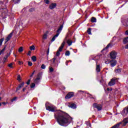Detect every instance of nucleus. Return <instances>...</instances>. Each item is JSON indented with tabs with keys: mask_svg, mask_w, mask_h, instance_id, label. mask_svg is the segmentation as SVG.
Listing matches in <instances>:
<instances>
[{
	"mask_svg": "<svg viewBox=\"0 0 128 128\" xmlns=\"http://www.w3.org/2000/svg\"><path fill=\"white\" fill-rule=\"evenodd\" d=\"M32 62H36V56H33L32 57Z\"/></svg>",
	"mask_w": 128,
	"mask_h": 128,
	"instance_id": "nucleus-22",
	"label": "nucleus"
},
{
	"mask_svg": "<svg viewBox=\"0 0 128 128\" xmlns=\"http://www.w3.org/2000/svg\"><path fill=\"white\" fill-rule=\"evenodd\" d=\"M74 92H70L65 96V98L66 100H69V98H72V96H74Z\"/></svg>",
	"mask_w": 128,
	"mask_h": 128,
	"instance_id": "nucleus-8",
	"label": "nucleus"
},
{
	"mask_svg": "<svg viewBox=\"0 0 128 128\" xmlns=\"http://www.w3.org/2000/svg\"><path fill=\"white\" fill-rule=\"evenodd\" d=\"M0 106H2V104L0 102Z\"/></svg>",
	"mask_w": 128,
	"mask_h": 128,
	"instance_id": "nucleus-58",
	"label": "nucleus"
},
{
	"mask_svg": "<svg viewBox=\"0 0 128 128\" xmlns=\"http://www.w3.org/2000/svg\"><path fill=\"white\" fill-rule=\"evenodd\" d=\"M46 110H48V112H54L56 111V107L52 104H50V106H48V105L46 104Z\"/></svg>",
	"mask_w": 128,
	"mask_h": 128,
	"instance_id": "nucleus-4",
	"label": "nucleus"
},
{
	"mask_svg": "<svg viewBox=\"0 0 128 128\" xmlns=\"http://www.w3.org/2000/svg\"><path fill=\"white\" fill-rule=\"evenodd\" d=\"M125 34H126V36H128V30L126 31Z\"/></svg>",
	"mask_w": 128,
	"mask_h": 128,
	"instance_id": "nucleus-48",
	"label": "nucleus"
},
{
	"mask_svg": "<svg viewBox=\"0 0 128 128\" xmlns=\"http://www.w3.org/2000/svg\"><path fill=\"white\" fill-rule=\"evenodd\" d=\"M17 80H18V82H22V78H20V75H18V76Z\"/></svg>",
	"mask_w": 128,
	"mask_h": 128,
	"instance_id": "nucleus-28",
	"label": "nucleus"
},
{
	"mask_svg": "<svg viewBox=\"0 0 128 128\" xmlns=\"http://www.w3.org/2000/svg\"><path fill=\"white\" fill-rule=\"evenodd\" d=\"M0 100H2V98L0 97Z\"/></svg>",
	"mask_w": 128,
	"mask_h": 128,
	"instance_id": "nucleus-61",
	"label": "nucleus"
},
{
	"mask_svg": "<svg viewBox=\"0 0 128 128\" xmlns=\"http://www.w3.org/2000/svg\"><path fill=\"white\" fill-rule=\"evenodd\" d=\"M118 54L116 51H112L110 54V56L111 58L114 60L115 58H116V56Z\"/></svg>",
	"mask_w": 128,
	"mask_h": 128,
	"instance_id": "nucleus-7",
	"label": "nucleus"
},
{
	"mask_svg": "<svg viewBox=\"0 0 128 128\" xmlns=\"http://www.w3.org/2000/svg\"><path fill=\"white\" fill-rule=\"evenodd\" d=\"M40 76H38L37 78L34 80V82L36 84H40Z\"/></svg>",
	"mask_w": 128,
	"mask_h": 128,
	"instance_id": "nucleus-9",
	"label": "nucleus"
},
{
	"mask_svg": "<svg viewBox=\"0 0 128 128\" xmlns=\"http://www.w3.org/2000/svg\"><path fill=\"white\" fill-rule=\"evenodd\" d=\"M111 62H112L110 64V66L112 68H114V66H116V60H114L111 61Z\"/></svg>",
	"mask_w": 128,
	"mask_h": 128,
	"instance_id": "nucleus-14",
	"label": "nucleus"
},
{
	"mask_svg": "<svg viewBox=\"0 0 128 128\" xmlns=\"http://www.w3.org/2000/svg\"><path fill=\"white\" fill-rule=\"evenodd\" d=\"M70 54V52L69 50L66 51L65 53V56H68Z\"/></svg>",
	"mask_w": 128,
	"mask_h": 128,
	"instance_id": "nucleus-30",
	"label": "nucleus"
},
{
	"mask_svg": "<svg viewBox=\"0 0 128 128\" xmlns=\"http://www.w3.org/2000/svg\"><path fill=\"white\" fill-rule=\"evenodd\" d=\"M63 28H64V25L62 24L59 27V28L57 30L58 33L56 34L53 36V38L51 40L52 42H54V40H56V38H58V36H60V33L62 32V30Z\"/></svg>",
	"mask_w": 128,
	"mask_h": 128,
	"instance_id": "nucleus-3",
	"label": "nucleus"
},
{
	"mask_svg": "<svg viewBox=\"0 0 128 128\" xmlns=\"http://www.w3.org/2000/svg\"><path fill=\"white\" fill-rule=\"evenodd\" d=\"M4 8H2V10H4Z\"/></svg>",
	"mask_w": 128,
	"mask_h": 128,
	"instance_id": "nucleus-60",
	"label": "nucleus"
},
{
	"mask_svg": "<svg viewBox=\"0 0 128 128\" xmlns=\"http://www.w3.org/2000/svg\"><path fill=\"white\" fill-rule=\"evenodd\" d=\"M36 71H34L32 73V74H31V76H30V78H32V76H34V72Z\"/></svg>",
	"mask_w": 128,
	"mask_h": 128,
	"instance_id": "nucleus-44",
	"label": "nucleus"
},
{
	"mask_svg": "<svg viewBox=\"0 0 128 128\" xmlns=\"http://www.w3.org/2000/svg\"><path fill=\"white\" fill-rule=\"evenodd\" d=\"M49 70L50 72H54V68H52V67L50 68Z\"/></svg>",
	"mask_w": 128,
	"mask_h": 128,
	"instance_id": "nucleus-36",
	"label": "nucleus"
},
{
	"mask_svg": "<svg viewBox=\"0 0 128 128\" xmlns=\"http://www.w3.org/2000/svg\"><path fill=\"white\" fill-rule=\"evenodd\" d=\"M30 50H36V47L32 45L30 46Z\"/></svg>",
	"mask_w": 128,
	"mask_h": 128,
	"instance_id": "nucleus-24",
	"label": "nucleus"
},
{
	"mask_svg": "<svg viewBox=\"0 0 128 128\" xmlns=\"http://www.w3.org/2000/svg\"><path fill=\"white\" fill-rule=\"evenodd\" d=\"M45 2H46V4H50V0H45Z\"/></svg>",
	"mask_w": 128,
	"mask_h": 128,
	"instance_id": "nucleus-41",
	"label": "nucleus"
},
{
	"mask_svg": "<svg viewBox=\"0 0 128 128\" xmlns=\"http://www.w3.org/2000/svg\"><path fill=\"white\" fill-rule=\"evenodd\" d=\"M28 65L29 66H32V63L30 62H28Z\"/></svg>",
	"mask_w": 128,
	"mask_h": 128,
	"instance_id": "nucleus-37",
	"label": "nucleus"
},
{
	"mask_svg": "<svg viewBox=\"0 0 128 128\" xmlns=\"http://www.w3.org/2000/svg\"><path fill=\"white\" fill-rule=\"evenodd\" d=\"M4 40V38L0 39V46H2V42Z\"/></svg>",
	"mask_w": 128,
	"mask_h": 128,
	"instance_id": "nucleus-29",
	"label": "nucleus"
},
{
	"mask_svg": "<svg viewBox=\"0 0 128 128\" xmlns=\"http://www.w3.org/2000/svg\"><path fill=\"white\" fill-rule=\"evenodd\" d=\"M24 86V82L20 84L16 88V92H18V90H20Z\"/></svg>",
	"mask_w": 128,
	"mask_h": 128,
	"instance_id": "nucleus-11",
	"label": "nucleus"
},
{
	"mask_svg": "<svg viewBox=\"0 0 128 128\" xmlns=\"http://www.w3.org/2000/svg\"><path fill=\"white\" fill-rule=\"evenodd\" d=\"M128 42V37H126L125 38H124L123 39V44H126Z\"/></svg>",
	"mask_w": 128,
	"mask_h": 128,
	"instance_id": "nucleus-16",
	"label": "nucleus"
},
{
	"mask_svg": "<svg viewBox=\"0 0 128 128\" xmlns=\"http://www.w3.org/2000/svg\"><path fill=\"white\" fill-rule=\"evenodd\" d=\"M41 68H42V70H45L46 69V65H44V64H42L41 66Z\"/></svg>",
	"mask_w": 128,
	"mask_h": 128,
	"instance_id": "nucleus-34",
	"label": "nucleus"
},
{
	"mask_svg": "<svg viewBox=\"0 0 128 128\" xmlns=\"http://www.w3.org/2000/svg\"><path fill=\"white\" fill-rule=\"evenodd\" d=\"M49 54H50V48H48V50L47 51V56H48Z\"/></svg>",
	"mask_w": 128,
	"mask_h": 128,
	"instance_id": "nucleus-45",
	"label": "nucleus"
},
{
	"mask_svg": "<svg viewBox=\"0 0 128 128\" xmlns=\"http://www.w3.org/2000/svg\"><path fill=\"white\" fill-rule=\"evenodd\" d=\"M12 33H10L6 38L5 40H6V42L5 44H6V42H8V40H10V38H12Z\"/></svg>",
	"mask_w": 128,
	"mask_h": 128,
	"instance_id": "nucleus-12",
	"label": "nucleus"
},
{
	"mask_svg": "<svg viewBox=\"0 0 128 128\" xmlns=\"http://www.w3.org/2000/svg\"><path fill=\"white\" fill-rule=\"evenodd\" d=\"M92 22H96V18L92 17L91 19Z\"/></svg>",
	"mask_w": 128,
	"mask_h": 128,
	"instance_id": "nucleus-21",
	"label": "nucleus"
},
{
	"mask_svg": "<svg viewBox=\"0 0 128 128\" xmlns=\"http://www.w3.org/2000/svg\"><path fill=\"white\" fill-rule=\"evenodd\" d=\"M93 106L95 108H96L98 110H102V104H98L96 103H94L93 104Z\"/></svg>",
	"mask_w": 128,
	"mask_h": 128,
	"instance_id": "nucleus-6",
	"label": "nucleus"
},
{
	"mask_svg": "<svg viewBox=\"0 0 128 128\" xmlns=\"http://www.w3.org/2000/svg\"><path fill=\"white\" fill-rule=\"evenodd\" d=\"M125 48L128 50V44L125 46Z\"/></svg>",
	"mask_w": 128,
	"mask_h": 128,
	"instance_id": "nucleus-47",
	"label": "nucleus"
},
{
	"mask_svg": "<svg viewBox=\"0 0 128 128\" xmlns=\"http://www.w3.org/2000/svg\"><path fill=\"white\" fill-rule=\"evenodd\" d=\"M36 86V84L34 83H32L30 84V88H34Z\"/></svg>",
	"mask_w": 128,
	"mask_h": 128,
	"instance_id": "nucleus-32",
	"label": "nucleus"
},
{
	"mask_svg": "<svg viewBox=\"0 0 128 128\" xmlns=\"http://www.w3.org/2000/svg\"><path fill=\"white\" fill-rule=\"evenodd\" d=\"M110 62H112V61L108 60V61H106L105 62V64H110Z\"/></svg>",
	"mask_w": 128,
	"mask_h": 128,
	"instance_id": "nucleus-39",
	"label": "nucleus"
},
{
	"mask_svg": "<svg viewBox=\"0 0 128 128\" xmlns=\"http://www.w3.org/2000/svg\"><path fill=\"white\" fill-rule=\"evenodd\" d=\"M121 122L123 124V126H126V124L128 122V118H124L123 120V122Z\"/></svg>",
	"mask_w": 128,
	"mask_h": 128,
	"instance_id": "nucleus-13",
	"label": "nucleus"
},
{
	"mask_svg": "<svg viewBox=\"0 0 128 128\" xmlns=\"http://www.w3.org/2000/svg\"><path fill=\"white\" fill-rule=\"evenodd\" d=\"M69 108H76V105L74 104H70L69 106H68Z\"/></svg>",
	"mask_w": 128,
	"mask_h": 128,
	"instance_id": "nucleus-15",
	"label": "nucleus"
},
{
	"mask_svg": "<svg viewBox=\"0 0 128 128\" xmlns=\"http://www.w3.org/2000/svg\"><path fill=\"white\" fill-rule=\"evenodd\" d=\"M68 61H67L66 62V66H68Z\"/></svg>",
	"mask_w": 128,
	"mask_h": 128,
	"instance_id": "nucleus-53",
	"label": "nucleus"
},
{
	"mask_svg": "<svg viewBox=\"0 0 128 128\" xmlns=\"http://www.w3.org/2000/svg\"><path fill=\"white\" fill-rule=\"evenodd\" d=\"M2 53L0 52V56L2 54Z\"/></svg>",
	"mask_w": 128,
	"mask_h": 128,
	"instance_id": "nucleus-56",
	"label": "nucleus"
},
{
	"mask_svg": "<svg viewBox=\"0 0 128 128\" xmlns=\"http://www.w3.org/2000/svg\"><path fill=\"white\" fill-rule=\"evenodd\" d=\"M87 32L88 34H92V29L89 28L87 30Z\"/></svg>",
	"mask_w": 128,
	"mask_h": 128,
	"instance_id": "nucleus-27",
	"label": "nucleus"
},
{
	"mask_svg": "<svg viewBox=\"0 0 128 128\" xmlns=\"http://www.w3.org/2000/svg\"><path fill=\"white\" fill-rule=\"evenodd\" d=\"M110 44H108L106 47L105 48H104L102 52H104V50H106L107 48H110Z\"/></svg>",
	"mask_w": 128,
	"mask_h": 128,
	"instance_id": "nucleus-31",
	"label": "nucleus"
},
{
	"mask_svg": "<svg viewBox=\"0 0 128 128\" xmlns=\"http://www.w3.org/2000/svg\"><path fill=\"white\" fill-rule=\"evenodd\" d=\"M0 4H1L2 8L4 7V4L1 3Z\"/></svg>",
	"mask_w": 128,
	"mask_h": 128,
	"instance_id": "nucleus-54",
	"label": "nucleus"
},
{
	"mask_svg": "<svg viewBox=\"0 0 128 128\" xmlns=\"http://www.w3.org/2000/svg\"><path fill=\"white\" fill-rule=\"evenodd\" d=\"M6 46L4 47V48L0 52L2 54L4 52V50H6Z\"/></svg>",
	"mask_w": 128,
	"mask_h": 128,
	"instance_id": "nucleus-35",
	"label": "nucleus"
},
{
	"mask_svg": "<svg viewBox=\"0 0 128 128\" xmlns=\"http://www.w3.org/2000/svg\"><path fill=\"white\" fill-rule=\"evenodd\" d=\"M8 68H13L14 67L12 66V63H10V64H8Z\"/></svg>",
	"mask_w": 128,
	"mask_h": 128,
	"instance_id": "nucleus-33",
	"label": "nucleus"
},
{
	"mask_svg": "<svg viewBox=\"0 0 128 128\" xmlns=\"http://www.w3.org/2000/svg\"><path fill=\"white\" fill-rule=\"evenodd\" d=\"M12 50V48H11L10 52Z\"/></svg>",
	"mask_w": 128,
	"mask_h": 128,
	"instance_id": "nucleus-57",
	"label": "nucleus"
},
{
	"mask_svg": "<svg viewBox=\"0 0 128 128\" xmlns=\"http://www.w3.org/2000/svg\"><path fill=\"white\" fill-rule=\"evenodd\" d=\"M68 62H72V60H70V61H68Z\"/></svg>",
	"mask_w": 128,
	"mask_h": 128,
	"instance_id": "nucleus-59",
	"label": "nucleus"
},
{
	"mask_svg": "<svg viewBox=\"0 0 128 128\" xmlns=\"http://www.w3.org/2000/svg\"><path fill=\"white\" fill-rule=\"evenodd\" d=\"M65 44H66V40H64V42L62 44L61 46L59 48V49L57 51V52L56 53V56H55L52 58L53 63L56 64V60L57 62V64H58L60 62V57H58V56H60V52H62V49L64 48V46Z\"/></svg>",
	"mask_w": 128,
	"mask_h": 128,
	"instance_id": "nucleus-2",
	"label": "nucleus"
},
{
	"mask_svg": "<svg viewBox=\"0 0 128 128\" xmlns=\"http://www.w3.org/2000/svg\"><path fill=\"white\" fill-rule=\"evenodd\" d=\"M100 58V56H97L94 58L93 60H98Z\"/></svg>",
	"mask_w": 128,
	"mask_h": 128,
	"instance_id": "nucleus-26",
	"label": "nucleus"
},
{
	"mask_svg": "<svg viewBox=\"0 0 128 128\" xmlns=\"http://www.w3.org/2000/svg\"><path fill=\"white\" fill-rule=\"evenodd\" d=\"M18 52H24V47L20 46L18 50Z\"/></svg>",
	"mask_w": 128,
	"mask_h": 128,
	"instance_id": "nucleus-20",
	"label": "nucleus"
},
{
	"mask_svg": "<svg viewBox=\"0 0 128 128\" xmlns=\"http://www.w3.org/2000/svg\"><path fill=\"white\" fill-rule=\"evenodd\" d=\"M30 84V80H28L26 82V84Z\"/></svg>",
	"mask_w": 128,
	"mask_h": 128,
	"instance_id": "nucleus-42",
	"label": "nucleus"
},
{
	"mask_svg": "<svg viewBox=\"0 0 128 128\" xmlns=\"http://www.w3.org/2000/svg\"><path fill=\"white\" fill-rule=\"evenodd\" d=\"M2 104L6 105V103L5 102H2Z\"/></svg>",
	"mask_w": 128,
	"mask_h": 128,
	"instance_id": "nucleus-51",
	"label": "nucleus"
},
{
	"mask_svg": "<svg viewBox=\"0 0 128 128\" xmlns=\"http://www.w3.org/2000/svg\"><path fill=\"white\" fill-rule=\"evenodd\" d=\"M26 90V88H23L22 92H24V90Z\"/></svg>",
	"mask_w": 128,
	"mask_h": 128,
	"instance_id": "nucleus-50",
	"label": "nucleus"
},
{
	"mask_svg": "<svg viewBox=\"0 0 128 128\" xmlns=\"http://www.w3.org/2000/svg\"><path fill=\"white\" fill-rule=\"evenodd\" d=\"M14 56H16V55H14Z\"/></svg>",
	"mask_w": 128,
	"mask_h": 128,
	"instance_id": "nucleus-63",
	"label": "nucleus"
},
{
	"mask_svg": "<svg viewBox=\"0 0 128 128\" xmlns=\"http://www.w3.org/2000/svg\"><path fill=\"white\" fill-rule=\"evenodd\" d=\"M56 4H52L50 6V10H52V9L54 8H56Z\"/></svg>",
	"mask_w": 128,
	"mask_h": 128,
	"instance_id": "nucleus-17",
	"label": "nucleus"
},
{
	"mask_svg": "<svg viewBox=\"0 0 128 128\" xmlns=\"http://www.w3.org/2000/svg\"><path fill=\"white\" fill-rule=\"evenodd\" d=\"M121 72H122V70L120 68H118L115 70V72L116 74H120Z\"/></svg>",
	"mask_w": 128,
	"mask_h": 128,
	"instance_id": "nucleus-23",
	"label": "nucleus"
},
{
	"mask_svg": "<svg viewBox=\"0 0 128 128\" xmlns=\"http://www.w3.org/2000/svg\"><path fill=\"white\" fill-rule=\"evenodd\" d=\"M96 71L98 72H100V64L96 65Z\"/></svg>",
	"mask_w": 128,
	"mask_h": 128,
	"instance_id": "nucleus-18",
	"label": "nucleus"
},
{
	"mask_svg": "<svg viewBox=\"0 0 128 128\" xmlns=\"http://www.w3.org/2000/svg\"><path fill=\"white\" fill-rule=\"evenodd\" d=\"M118 80L116 78H112L110 81L108 82V84L110 86H114L116 84V82Z\"/></svg>",
	"mask_w": 128,
	"mask_h": 128,
	"instance_id": "nucleus-5",
	"label": "nucleus"
},
{
	"mask_svg": "<svg viewBox=\"0 0 128 128\" xmlns=\"http://www.w3.org/2000/svg\"><path fill=\"white\" fill-rule=\"evenodd\" d=\"M79 92H84V91H81V90H80V91H79Z\"/></svg>",
	"mask_w": 128,
	"mask_h": 128,
	"instance_id": "nucleus-62",
	"label": "nucleus"
},
{
	"mask_svg": "<svg viewBox=\"0 0 128 128\" xmlns=\"http://www.w3.org/2000/svg\"><path fill=\"white\" fill-rule=\"evenodd\" d=\"M128 0H126V2H125L124 4H123L120 8H122V6H124L126 4V2H128Z\"/></svg>",
	"mask_w": 128,
	"mask_h": 128,
	"instance_id": "nucleus-46",
	"label": "nucleus"
},
{
	"mask_svg": "<svg viewBox=\"0 0 128 128\" xmlns=\"http://www.w3.org/2000/svg\"><path fill=\"white\" fill-rule=\"evenodd\" d=\"M64 40H65V44L66 42H67L68 44L70 46H72V40H68L66 39V38Z\"/></svg>",
	"mask_w": 128,
	"mask_h": 128,
	"instance_id": "nucleus-10",
	"label": "nucleus"
},
{
	"mask_svg": "<svg viewBox=\"0 0 128 128\" xmlns=\"http://www.w3.org/2000/svg\"><path fill=\"white\" fill-rule=\"evenodd\" d=\"M112 89H110V88H107V90L109 91V90H112Z\"/></svg>",
	"mask_w": 128,
	"mask_h": 128,
	"instance_id": "nucleus-52",
	"label": "nucleus"
},
{
	"mask_svg": "<svg viewBox=\"0 0 128 128\" xmlns=\"http://www.w3.org/2000/svg\"><path fill=\"white\" fill-rule=\"evenodd\" d=\"M31 54H32V52L28 51V56H30Z\"/></svg>",
	"mask_w": 128,
	"mask_h": 128,
	"instance_id": "nucleus-43",
	"label": "nucleus"
},
{
	"mask_svg": "<svg viewBox=\"0 0 128 128\" xmlns=\"http://www.w3.org/2000/svg\"><path fill=\"white\" fill-rule=\"evenodd\" d=\"M18 64H22V62L19 61Z\"/></svg>",
	"mask_w": 128,
	"mask_h": 128,
	"instance_id": "nucleus-49",
	"label": "nucleus"
},
{
	"mask_svg": "<svg viewBox=\"0 0 128 128\" xmlns=\"http://www.w3.org/2000/svg\"><path fill=\"white\" fill-rule=\"evenodd\" d=\"M12 2H13L14 4H18V2H20V0H12Z\"/></svg>",
	"mask_w": 128,
	"mask_h": 128,
	"instance_id": "nucleus-25",
	"label": "nucleus"
},
{
	"mask_svg": "<svg viewBox=\"0 0 128 128\" xmlns=\"http://www.w3.org/2000/svg\"><path fill=\"white\" fill-rule=\"evenodd\" d=\"M54 118L57 120L58 124L62 126H68L72 122V118L68 114L58 110L54 114Z\"/></svg>",
	"mask_w": 128,
	"mask_h": 128,
	"instance_id": "nucleus-1",
	"label": "nucleus"
},
{
	"mask_svg": "<svg viewBox=\"0 0 128 128\" xmlns=\"http://www.w3.org/2000/svg\"><path fill=\"white\" fill-rule=\"evenodd\" d=\"M104 82V80H100V82Z\"/></svg>",
	"mask_w": 128,
	"mask_h": 128,
	"instance_id": "nucleus-55",
	"label": "nucleus"
},
{
	"mask_svg": "<svg viewBox=\"0 0 128 128\" xmlns=\"http://www.w3.org/2000/svg\"><path fill=\"white\" fill-rule=\"evenodd\" d=\"M16 97H14L13 99L11 100V102H14V100H16Z\"/></svg>",
	"mask_w": 128,
	"mask_h": 128,
	"instance_id": "nucleus-38",
	"label": "nucleus"
},
{
	"mask_svg": "<svg viewBox=\"0 0 128 128\" xmlns=\"http://www.w3.org/2000/svg\"><path fill=\"white\" fill-rule=\"evenodd\" d=\"M48 38V33H45L42 36V40H46Z\"/></svg>",
	"mask_w": 128,
	"mask_h": 128,
	"instance_id": "nucleus-19",
	"label": "nucleus"
},
{
	"mask_svg": "<svg viewBox=\"0 0 128 128\" xmlns=\"http://www.w3.org/2000/svg\"><path fill=\"white\" fill-rule=\"evenodd\" d=\"M34 8H30L29 9V12H34Z\"/></svg>",
	"mask_w": 128,
	"mask_h": 128,
	"instance_id": "nucleus-40",
	"label": "nucleus"
},
{
	"mask_svg": "<svg viewBox=\"0 0 128 128\" xmlns=\"http://www.w3.org/2000/svg\"><path fill=\"white\" fill-rule=\"evenodd\" d=\"M34 108H36V107H34Z\"/></svg>",
	"mask_w": 128,
	"mask_h": 128,
	"instance_id": "nucleus-64",
	"label": "nucleus"
}]
</instances>
